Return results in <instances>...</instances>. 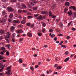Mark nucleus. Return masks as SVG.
<instances>
[{
    "mask_svg": "<svg viewBox=\"0 0 76 76\" xmlns=\"http://www.w3.org/2000/svg\"><path fill=\"white\" fill-rule=\"evenodd\" d=\"M58 66V65L57 64H56L54 65V67H57Z\"/></svg>",
    "mask_w": 76,
    "mask_h": 76,
    "instance_id": "nucleus-58",
    "label": "nucleus"
},
{
    "mask_svg": "<svg viewBox=\"0 0 76 76\" xmlns=\"http://www.w3.org/2000/svg\"><path fill=\"white\" fill-rule=\"evenodd\" d=\"M69 9H72L74 10H76V7L75 6H71L69 7Z\"/></svg>",
    "mask_w": 76,
    "mask_h": 76,
    "instance_id": "nucleus-6",
    "label": "nucleus"
},
{
    "mask_svg": "<svg viewBox=\"0 0 76 76\" xmlns=\"http://www.w3.org/2000/svg\"><path fill=\"white\" fill-rule=\"evenodd\" d=\"M68 10V9L65 8L64 10V12L65 13H67V11Z\"/></svg>",
    "mask_w": 76,
    "mask_h": 76,
    "instance_id": "nucleus-26",
    "label": "nucleus"
},
{
    "mask_svg": "<svg viewBox=\"0 0 76 76\" xmlns=\"http://www.w3.org/2000/svg\"><path fill=\"white\" fill-rule=\"evenodd\" d=\"M7 10L8 12H13L14 11V9H13L12 8L10 7H7Z\"/></svg>",
    "mask_w": 76,
    "mask_h": 76,
    "instance_id": "nucleus-3",
    "label": "nucleus"
},
{
    "mask_svg": "<svg viewBox=\"0 0 76 76\" xmlns=\"http://www.w3.org/2000/svg\"><path fill=\"white\" fill-rule=\"evenodd\" d=\"M17 0H11V2H16Z\"/></svg>",
    "mask_w": 76,
    "mask_h": 76,
    "instance_id": "nucleus-44",
    "label": "nucleus"
},
{
    "mask_svg": "<svg viewBox=\"0 0 76 76\" xmlns=\"http://www.w3.org/2000/svg\"><path fill=\"white\" fill-rule=\"evenodd\" d=\"M38 0H31L30 1V3L32 6H34V3H38Z\"/></svg>",
    "mask_w": 76,
    "mask_h": 76,
    "instance_id": "nucleus-2",
    "label": "nucleus"
},
{
    "mask_svg": "<svg viewBox=\"0 0 76 76\" xmlns=\"http://www.w3.org/2000/svg\"><path fill=\"white\" fill-rule=\"evenodd\" d=\"M56 31L58 32H60V30H58V29H56Z\"/></svg>",
    "mask_w": 76,
    "mask_h": 76,
    "instance_id": "nucleus-53",
    "label": "nucleus"
},
{
    "mask_svg": "<svg viewBox=\"0 0 76 76\" xmlns=\"http://www.w3.org/2000/svg\"><path fill=\"white\" fill-rule=\"evenodd\" d=\"M30 69H31L32 71L34 70V68H33L32 66L30 67Z\"/></svg>",
    "mask_w": 76,
    "mask_h": 76,
    "instance_id": "nucleus-38",
    "label": "nucleus"
},
{
    "mask_svg": "<svg viewBox=\"0 0 76 76\" xmlns=\"http://www.w3.org/2000/svg\"><path fill=\"white\" fill-rule=\"evenodd\" d=\"M3 74H4V73H3V72H2V73H0V76H2V75H3Z\"/></svg>",
    "mask_w": 76,
    "mask_h": 76,
    "instance_id": "nucleus-59",
    "label": "nucleus"
},
{
    "mask_svg": "<svg viewBox=\"0 0 76 76\" xmlns=\"http://www.w3.org/2000/svg\"><path fill=\"white\" fill-rule=\"evenodd\" d=\"M70 12H68V14L69 15L72 16V14H73V12L71 10H70Z\"/></svg>",
    "mask_w": 76,
    "mask_h": 76,
    "instance_id": "nucleus-8",
    "label": "nucleus"
},
{
    "mask_svg": "<svg viewBox=\"0 0 76 76\" xmlns=\"http://www.w3.org/2000/svg\"><path fill=\"white\" fill-rule=\"evenodd\" d=\"M20 22V21L19 20H14L12 21L13 23H19Z\"/></svg>",
    "mask_w": 76,
    "mask_h": 76,
    "instance_id": "nucleus-4",
    "label": "nucleus"
},
{
    "mask_svg": "<svg viewBox=\"0 0 76 76\" xmlns=\"http://www.w3.org/2000/svg\"><path fill=\"white\" fill-rule=\"evenodd\" d=\"M31 25V23H28L26 24V26H29Z\"/></svg>",
    "mask_w": 76,
    "mask_h": 76,
    "instance_id": "nucleus-24",
    "label": "nucleus"
},
{
    "mask_svg": "<svg viewBox=\"0 0 76 76\" xmlns=\"http://www.w3.org/2000/svg\"><path fill=\"white\" fill-rule=\"evenodd\" d=\"M1 50H6V48H4V47H1Z\"/></svg>",
    "mask_w": 76,
    "mask_h": 76,
    "instance_id": "nucleus-21",
    "label": "nucleus"
},
{
    "mask_svg": "<svg viewBox=\"0 0 76 76\" xmlns=\"http://www.w3.org/2000/svg\"><path fill=\"white\" fill-rule=\"evenodd\" d=\"M12 68V67L10 66L7 68V70H9V69H10Z\"/></svg>",
    "mask_w": 76,
    "mask_h": 76,
    "instance_id": "nucleus-34",
    "label": "nucleus"
},
{
    "mask_svg": "<svg viewBox=\"0 0 76 76\" xmlns=\"http://www.w3.org/2000/svg\"><path fill=\"white\" fill-rule=\"evenodd\" d=\"M13 17V14L12 13L10 14V15H9V18H12Z\"/></svg>",
    "mask_w": 76,
    "mask_h": 76,
    "instance_id": "nucleus-17",
    "label": "nucleus"
},
{
    "mask_svg": "<svg viewBox=\"0 0 76 76\" xmlns=\"http://www.w3.org/2000/svg\"><path fill=\"white\" fill-rule=\"evenodd\" d=\"M54 41H57V37H55L53 39Z\"/></svg>",
    "mask_w": 76,
    "mask_h": 76,
    "instance_id": "nucleus-51",
    "label": "nucleus"
},
{
    "mask_svg": "<svg viewBox=\"0 0 76 76\" xmlns=\"http://www.w3.org/2000/svg\"><path fill=\"white\" fill-rule=\"evenodd\" d=\"M49 31L50 32H53V29H50L49 30Z\"/></svg>",
    "mask_w": 76,
    "mask_h": 76,
    "instance_id": "nucleus-49",
    "label": "nucleus"
},
{
    "mask_svg": "<svg viewBox=\"0 0 76 76\" xmlns=\"http://www.w3.org/2000/svg\"><path fill=\"white\" fill-rule=\"evenodd\" d=\"M15 34H14V33H13L12 35V38H14V37H15Z\"/></svg>",
    "mask_w": 76,
    "mask_h": 76,
    "instance_id": "nucleus-35",
    "label": "nucleus"
},
{
    "mask_svg": "<svg viewBox=\"0 0 76 76\" xmlns=\"http://www.w3.org/2000/svg\"><path fill=\"white\" fill-rule=\"evenodd\" d=\"M74 16H76V12H74Z\"/></svg>",
    "mask_w": 76,
    "mask_h": 76,
    "instance_id": "nucleus-64",
    "label": "nucleus"
},
{
    "mask_svg": "<svg viewBox=\"0 0 76 76\" xmlns=\"http://www.w3.org/2000/svg\"><path fill=\"white\" fill-rule=\"evenodd\" d=\"M28 12L26 10H23L22 12H23V13H26V12Z\"/></svg>",
    "mask_w": 76,
    "mask_h": 76,
    "instance_id": "nucleus-47",
    "label": "nucleus"
},
{
    "mask_svg": "<svg viewBox=\"0 0 76 76\" xmlns=\"http://www.w3.org/2000/svg\"><path fill=\"white\" fill-rule=\"evenodd\" d=\"M25 20H23L21 21V23H22V24H25V23H26V22Z\"/></svg>",
    "mask_w": 76,
    "mask_h": 76,
    "instance_id": "nucleus-18",
    "label": "nucleus"
},
{
    "mask_svg": "<svg viewBox=\"0 0 76 76\" xmlns=\"http://www.w3.org/2000/svg\"><path fill=\"white\" fill-rule=\"evenodd\" d=\"M16 6H18V7H19L20 6V4L19 3H17L16 5Z\"/></svg>",
    "mask_w": 76,
    "mask_h": 76,
    "instance_id": "nucleus-42",
    "label": "nucleus"
},
{
    "mask_svg": "<svg viewBox=\"0 0 76 76\" xmlns=\"http://www.w3.org/2000/svg\"><path fill=\"white\" fill-rule=\"evenodd\" d=\"M59 26L61 27V28H63V24L62 23H60L59 24Z\"/></svg>",
    "mask_w": 76,
    "mask_h": 76,
    "instance_id": "nucleus-12",
    "label": "nucleus"
},
{
    "mask_svg": "<svg viewBox=\"0 0 76 76\" xmlns=\"http://www.w3.org/2000/svg\"><path fill=\"white\" fill-rule=\"evenodd\" d=\"M6 38H9L10 37V36L9 35H7L6 36Z\"/></svg>",
    "mask_w": 76,
    "mask_h": 76,
    "instance_id": "nucleus-25",
    "label": "nucleus"
},
{
    "mask_svg": "<svg viewBox=\"0 0 76 76\" xmlns=\"http://www.w3.org/2000/svg\"><path fill=\"white\" fill-rule=\"evenodd\" d=\"M12 42H15L16 40L14 38H12Z\"/></svg>",
    "mask_w": 76,
    "mask_h": 76,
    "instance_id": "nucleus-23",
    "label": "nucleus"
},
{
    "mask_svg": "<svg viewBox=\"0 0 76 76\" xmlns=\"http://www.w3.org/2000/svg\"><path fill=\"white\" fill-rule=\"evenodd\" d=\"M18 28H22L23 27V25H18Z\"/></svg>",
    "mask_w": 76,
    "mask_h": 76,
    "instance_id": "nucleus-19",
    "label": "nucleus"
},
{
    "mask_svg": "<svg viewBox=\"0 0 76 76\" xmlns=\"http://www.w3.org/2000/svg\"><path fill=\"white\" fill-rule=\"evenodd\" d=\"M19 18L20 19L22 18V17L21 16V15H19Z\"/></svg>",
    "mask_w": 76,
    "mask_h": 76,
    "instance_id": "nucleus-55",
    "label": "nucleus"
},
{
    "mask_svg": "<svg viewBox=\"0 0 76 76\" xmlns=\"http://www.w3.org/2000/svg\"><path fill=\"white\" fill-rule=\"evenodd\" d=\"M21 32V30H18L17 31V34H19Z\"/></svg>",
    "mask_w": 76,
    "mask_h": 76,
    "instance_id": "nucleus-29",
    "label": "nucleus"
},
{
    "mask_svg": "<svg viewBox=\"0 0 76 76\" xmlns=\"http://www.w3.org/2000/svg\"><path fill=\"white\" fill-rule=\"evenodd\" d=\"M37 7H33V10H37Z\"/></svg>",
    "mask_w": 76,
    "mask_h": 76,
    "instance_id": "nucleus-30",
    "label": "nucleus"
},
{
    "mask_svg": "<svg viewBox=\"0 0 76 76\" xmlns=\"http://www.w3.org/2000/svg\"><path fill=\"white\" fill-rule=\"evenodd\" d=\"M27 35H28V37H32V34H31V33L30 32H28L27 33Z\"/></svg>",
    "mask_w": 76,
    "mask_h": 76,
    "instance_id": "nucleus-11",
    "label": "nucleus"
},
{
    "mask_svg": "<svg viewBox=\"0 0 76 76\" xmlns=\"http://www.w3.org/2000/svg\"><path fill=\"white\" fill-rule=\"evenodd\" d=\"M4 33V31L3 30H1L0 32V34H3Z\"/></svg>",
    "mask_w": 76,
    "mask_h": 76,
    "instance_id": "nucleus-16",
    "label": "nucleus"
},
{
    "mask_svg": "<svg viewBox=\"0 0 76 76\" xmlns=\"http://www.w3.org/2000/svg\"><path fill=\"white\" fill-rule=\"evenodd\" d=\"M5 39L6 40H7V42H8V43L9 42V40L8 39H7V38H5Z\"/></svg>",
    "mask_w": 76,
    "mask_h": 76,
    "instance_id": "nucleus-37",
    "label": "nucleus"
},
{
    "mask_svg": "<svg viewBox=\"0 0 76 76\" xmlns=\"http://www.w3.org/2000/svg\"><path fill=\"white\" fill-rule=\"evenodd\" d=\"M49 16H53V15H52V12H49Z\"/></svg>",
    "mask_w": 76,
    "mask_h": 76,
    "instance_id": "nucleus-27",
    "label": "nucleus"
},
{
    "mask_svg": "<svg viewBox=\"0 0 76 76\" xmlns=\"http://www.w3.org/2000/svg\"><path fill=\"white\" fill-rule=\"evenodd\" d=\"M72 31H76V29L75 28H72Z\"/></svg>",
    "mask_w": 76,
    "mask_h": 76,
    "instance_id": "nucleus-57",
    "label": "nucleus"
},
{
    "mask_svg": "<svg viewBox=\"0 0 76 76\" xmlns=\"http://www.w3.org/2000/svg\"><path fill=\"white\" fill-rule=\"evenodd\" d=\"M3 69H4V67H3L2 68L0 69V72H1V71H2V70H3Z\"/></svg>",
    "mask_w": 76,
    "mask_h": 76,
    "instance_id": "nucleus-62",
    "label": "nucleus"
},
{
    "mask_svg": "<svg viewBox=\"0 0 76 76\" xmlns=\"http://www.w3.org/2000/svg\"><path fill=\"white\" fill-rule=\"evenodd\" d=\"M55 37V35L52 34V36H51V38H54Z\"/></svg>",
    "mask_w": 76,
    "mask_h": 76,
    "instance_id": "nucleus-46",
    "label": "nucleus"
},
{
    "mask_svg": "<svg viewBox=\"0 0 76 76\" xmlns=\"http://www.w3.org/2000/svg\"><path fill=\"white\" fill-rule=\"evenodd\" d=\"M23 10H18V13H22V12Z\"/></svg>",
    "mask_w": 76,
    "mask_h": 76,
    "instance_id": "nucleus-32",
    "label": "nucleus"
},
{
    "mask_svg": "<svg viewBox=\"0 0 76 76\" xmlns=\"http://www.w3.org/2000/svg\"><path fill=\"white\" fill-rule=\"evenodd\" d=\"M2 15L3 16L2 18V20H0V23H4L5 22L6 20H7V15L5 11H3L2 13Z\"/></svg>",
    "mask_w": 76,
    "mask_h": 76,
    "instance_id": "nucleus-1",
    "label": "nucleus"
},
{
    "mask_svg": "<svg viewBox=\"0 0 76 76\" xmlns=\"http://www.w3.org/2000/svg\"><path fill=\"white\" fill-rule=\"evenodd\" d=\"M44 47H45V48H47V47H48V46L47 45H45L43 47V48H44Z\"/></svg>",
    "mask_w": 76,
    "mask_h": 76,
    "instance_id": "nucleus-56",
    "label": "nucleus"
},
{
    "mask_svg": "<svg viewBox=\"0 0 76 76\" xmlns=\"http://www.w3.org/2000/svg\"><path fill=\"white\" fill-rule=\"evenodd\" d=\"M6 54L7 56H9V52L7 51L6 52Z\"/></svg>",
    "mask_w": 76,
    "mask_h": 76,
    "instance_id": "nucleus-36",
    "label": "nucleus"
},
{
    "mask_svg": "<svg viewBox=\"0 0 76 76\" xmlns=\"http://www.w3.org/2000/svg\"><path fill=\"white\" fill-rule=\"evenodd\" d=\"M15 27L13 26H12L10 27V30L11 32H13V30L15 29Z\"/></svg>",
    "mask_w": 76,
    "mask_h": 76,
    "instance_id": "nucleus-7",
    "label": "nucleus"
},
{
    "mask_svg": "<svg viewBox=\"0 0 76 76\" xmlns=\"http://www.w3.org/2000/svg\"><path fill=\"white\" fill-rule=\"evenodd\" d=\"M19 61L20 63H22V60L21 59H19Z\"/></svg>",
    "mask_w": 76,
    "mask_h": 76,
    "instance_id": "nucleus-31",
    "label": "nucleus"
},
{
    "mask_svg": "<svg viewBox=\"0 0 76 76\" xmlns=\"http://www.w3.org/2000/svg\"><path fill=\"white\" fill-rule=\"evenodd\" d=\"M51 7L52 9H54L56 8V6L54 5H53Z\"/></svg>",
    "mask_w": 76,
    "mask_h": 76,
    "instance_id": "nucleus-20",
    "label": "nucleus"
},
{
    "mask_svg": "<svg viewBox=\"0 0 76 76\" xmlns=\"http://www.w3.org/2000/svg\"><path fill=\"white\" fill-rule=\"evenodd\" d=\"M34 26V25L33 24H32L31 25V26L30 27L31 28H33Z\"/></svg>",
    "mask_w": 76,
    "mask_h": 76,
    "instance_id": "nucleus-52",
    "label": "nucleus"
},
{
    "mask_svg": "<svg viewBox=\"0 0 76 76\" xmlns=\"http://www.w3.org/2000/svg\"><path fill=\"white\" fill-rule=\"evenodd\" d=\"M42 31L43 33H44V32H45V28H43L42 30Z\"/></svg>",
    "mask_w": 76,
    "mask_h": 76,
    "instance_id": "nucleus-33",
    "label": "nucleus"
},
{
    "mask_svg": "<svg viewBox=\"0 0 76 76\" xmlns=\"http://www.w3.org/2000/svg\"><path fill=\"white\" fill-rule=\"evenodd\" d=\"M23 38H20V39L19 41H20V42H22V41H23Z\"/></svg>",
    "mask_w": 76,
    "mask_h": 76,
    "instance_id": "nucleus-39",
    "label": "nucleus"
},
{
    "mask_svg": "<svg viewBox=\"0 0 76 76\" xmlns=\"http://www.w3.org/2000/svg\"><path fill=\"white\" fill-rule=\"evenodd\" d=\"M63 35L61 34H59L58 36H63Z\"/></svg>",
    "mask_w": 76,
    "mask_h": 76,
    "instance_id": "nucleus-61",
    "label": "nucleus"
},
{
    "mask_svg": "<svg viewBox=\"0 0 76 76\" xmlns=\"http://www.w3.org/2000/svg\"><path fill=\"white\" fill-rule=\"evenodd\" d=\"M3 52H4L3 51L1 52L0 54L1 55H4V53H3Z\"/></svg>",
    "mask_w": 76,
    "mask_h": 76,
    "instance_id": "nucleus-50",
    "label": "nucleus"
},
{
    "mask_svg": "<svg viewBox=\"0 0 76 76\" xmlns=\"http://www.w3.org/2000/svg\"><path fill=\"white\" fill-rule=\"evenodd\" d=\"M69 59H70V58H67L64 60V61H65V62H67V61H69Z\"/></svg>",
    "mask_w": 76,
    "mask_h": 76,
    "instance_id": "nucleus-10",
    "label": "nucleus"
},
{
    "mask_svg": "<svg viewBox=\"0 0 76 76\" xmlns=\"http://www.w3.org/2000/svg\"><path fill=\"white\" fill-rule=\"evenodd\" d=\"M37 19H39V20H43V18H42V16L41 15H40L37 18Z\"/></svg>",
    "mask_w": 76,
    "mask_h": 76,
    "instance_id": "nucleus-5",
    "label": "nucleus"
},
{
    "mask_svg": "<svg viewBox=\"0 0 76 76\" xmlns=\"http://www.w3.org/2000/svg\"><path fill=\"white\" fill-rule=\"evenodd\" d=\"M65 4L66 6L68 7L69 6V2H66L65 3Z\"/></svg>",
    "mask_w": 76,
    "mask_h": 76,
    "instance_id": "nucleus-9",
    "label": "nucleus"
},
{
    "mask_svg": "<svg viewBox=\"0 0 76 76\" xmlns=\"http://www.w3.org/2000/svg\"><path fill=\"white\" fill-rule=\"evenodd\" d=\"M61 47L63 48H66L67 46H65L64 45H61Z\"/></svg>",
    "mask_w": 76,
    "mask_h": 76,
    "instance_id": "nucleus-41",
    "label": "nucleus"
},
{
    "mask_svg": "<svg viewBox=\"0 0 76 76\" xmlns=\"http://www.w3.org/2000/svg\"><path fill=\"white\" fill-rule=\"evenodd\" d=\"M22 6L23 7H24V8H26V5H25L24 4H23L22 5Z\"/></svg>",
    "mask_w": 76,
    "mask_h": 76,
    "instance_id": "nucleus-28",
    "label": "nucleus"
},
{
    "mask_svg": "<svg viewBox=\"0 0 76 76\" xmlns=\"http://www.w3.org/2000/svg\"><path fill=\"white\" fill-rule=\"evenodd\" d=\"M6 47L10 49V47H10V45H6Z\"/></svg>",
    "mask_w": 76,
    "mask_h": 76,
    "instance_id": "nucleus-40",
    "label": "nucleus"
},
{
    "mask_svg": "<svg viewBox=\"0 0 76 76\" xmlns=\"http://www.w3.org/2000/svg\"><path fill=\"white\" fill-rule=\"evenodd\" d=\"M62 67L61 66H58L57 67L56 69L58 70H60L61 69Z\"/></svg>",
    "mask_w": 76,
    "mask_h": 76,
    "instance_id": "nucleus-13",
    "label": "nucleus"
},
{
    "mask_svg": "<svg viewBox=\"0 0 76 76\" xmlns=\"http://www.w3.org/2000/svg\"><path fill=\"white\" fill-rule=\"evenodd\" d=\"M42 25L43 26H44V27H45V26L46 25V24L45 23H43L42 24Z\"/></svg>",
    "mask_w": 76,
    "mask_h": 76,
    "instance_id": "nucleus-45",
    "label": "nucleus"
},
{
    "mask_svg": "<svg viewBox=\"0 0 76 76\" xmlns=\"http://www.w3.org/2000/svg\"><path fill=\"white\" fill-rule=\"evenodd\" d=\"M69 38H70V36H67L66 37V39H69Z\"/></svg>",
    "mask_w": 76,
    "mask_h": 76,
    "instance_id": "nucleus-60",
    "label": "nucleus"
},
{
    "mask_svg": "<svg viewBox=\"0 0 76 76\" xmlns=\"http://www.w3.org/2000/svg\"><path fill=\"white\" fill-rule=\"evenodd\" d=\"M5 74H7V76H10V73L8 71L5 73Z\"/></svg>",
    "mask_w": 76,
    "mask_h": 76,
    "instance_id": "nucleus-15",
    "label": "nucleus"
},
{
    "mask_svg": "<svg viewBox=\"0 0 76 76\" xmlns=\"http://www.w3.org/2000/svg\"><path fill=\"white\" fill-rule=\"evenodd\" d=\"M37 34L39 37H41V36H42V33H41L39 32L37 33Z\"/></svg>",
    "mask_w": 76,
    "mask_h": 76,
    "instance_id": "nucleus-22",
    "label": "nucleus"
},
{
    "mask_svg": "<svg viewBox=\"0 0 76 76\" xmlns=\"http://www.w3.org/2000/svg\"><path fill=\"white\" fill-rule=\"evenodd\" d=\"M42 14H45V15H47V12L46 11H42L41 12Z\"/></svg>",
    "mask_w": 76,
    "mask_h": 76,
    "instance_id": "nucleus-14",
    "label": "nucleus"
},
{
    "mask_svg": "<svg viewBox=\"0 0 76 76\" xmlns=\"http://www.w3.org/2000/svg\"><path fill=\"white\" fill-rule=\"evenodd\" d=\"M65 54H66V55H67V54H69V52H68V51L66 52L65 53Z\"/></svg>",
    "mask_w": 76,
    "mask_h": 76,
    "instance_id": "nucleus-48",
    "label": "nucleus"
},
{
    "mask_svg": "<svg viewBox=\"0 0 76 76\" xmlns=\"http://www.w3.org/2000/svg\"><path fill=\"white\" fill-rule=\"evenodd\" d=\"M33 18V17L32 16H29L28 17V19H31V18Z\"/></svg>",
    "mask_w": 76,
    "mask_h": 76,
    "instance_id": "nucleus-43",
    "label": "nucleus"
},
{
    "mask_svg": "<svg viewBox=\"0 0 76 76\" xmlns=\"http://www.w3.org/2000/svg\"><path fill=\"white\" fill-rule=\"evenodd\" d=\"M7 35H10V33H9V32H7Z\"/></svg>",
    "mask_w": 76,
    "mask_h": 76,
    "instance_id": "nucleus-63",
    "label": "nucleus"
},
{
    "mask_svg": "<svg viewBox=\"0 0 76 76\" xmlns=\"http://www.w3.org/2000/svg\"><path fill=\"white\" fill-rule=\"evenodd\" d=\"M23 65L24 67H26V64H23Z\"/></svg>",
    "mask_w": 76,
    "mask_h": 76,
    "instance_id": "nucleus-54",
    "label": "nucleus"
}]
</instances>
